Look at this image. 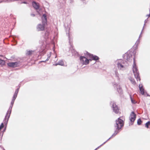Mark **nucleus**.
<instances>
[{"label":"nucleus","instance_id":"nucleus-1","mask_svg":"<svg viewBox=\"0 0 150 150\" xmlns=\"http://www.w3.org/2000/svg\"><path fill=\"white\" fill-rule=\"evenodd\" d=\"M123 120H125L124 117H120L117 120H116V125H115V127H116V129L111 137L115 136L119 132L120 129L123 126L124 123Z\"/></svg>","mask_w":150,"mask_h":150},{"label":"nucleus","instance_id":"nucleus-14","mask_svg":"<svg viewBox=\"0 0 150 150\" xmlns=\"http://www.w3.org/2000/svg\"><path fill=\"white\" fill-rule=\"evenodd\" d=\"M129 80L131 81V82L134 85H135L136 84V82L135 81L134 79L132 78H130L129 79Z\"/></svg>","mask_w":150,"mask_h":150},{"label":"nucleus","instance_id":"nucleus-16","mask_svg":"<svg viewBox=\"0 0 150 150\" xmlns=\"http://www.w3.org/2000/svg\"><path fill=\"white\" fill-rule=\"evenodd\" d=\"M85 55H86V56H88L89 58H90L91 57V56L92 55V54H91L89 52H88L87 51H86L85 52Z\"/></svg>","mask_w":150,"mask_h":150},{"label":"nucleus","instance_id":"nucleus-5","mask_svg":"<svg viewBox=\"0 0 150 150\" xmlns=\"http://www.w3.org/2000/svg\"><path fill=\"white\" fill-rule=\"evenodd\" d=\"M42 24H39L37 27V30L38 31H43L45 30V26L47 24L42 23Z\"/></svg>","mask_w":150,"mask_h":150},{"label":"nucleus","instance_id":"nucleus-18","mask_svg":"<svg viewBox=\"0 0 150 150\" xmlns=\"http://www.w3.org/2000/svg\"><path fill=\"white\" fill-rule=\"evenodd\" d=\"M142 122L140 118L138 119L137 120V124L138 125H140Z\"/></svg>","mask_w":150,"mask_h":150},{"label":"nucleus","instance_id":"nucleus-9","mask_svg":"<svg viewBox=\"0 0 150 150\" xmlns=\"http://www.w3.org/2000/svg\"><path fill=\"white\" fill-rule=\"evenodd\" d=\"M32 4L33 7L36 10H38L39 8V5L38 4L36 3L35 1H33L32 3Z\"/></svg>","mask_w":150,"mask_h":150},{"label":"nucleus","instance_id":"nucleus-20","mask_svg":"<svg viewBox=\"0 0 150 150\" xmlns=\"http://www.w3.org/2000/svg\"><path fill=\"white\" fill-rule=\"evenodd\" d=\"M117 65L118 67H120L121 68H123V66L122 65V64L120 63H118Z\"/></svg>","mask_w":150,"mask_h":150},{"label":"nucleus","instance_id":"nucleus-2","mask_svg":"<svg viewBox=\"0 0 150 150\" xmlns=\"http://www.w3.org/2000/svg\"><path fill=\"white\" fill-rule=\"evenodd\" d=\"M134 65L133 68V72L134 74V76L137 80L140 81L141 79L139 76V73L137 67L136 65L135 61V59H134Z\"/></svg>","mask_w":150,"mask_h":150},{"label":"nucleus","instance_id":"nucleus-19","mask_svg":"<svg viewBox=\"0 0 150 150\" xmlns=\"http://www.w3.org/2000/svg\"><path fill=\"white\" fill-rule=\"evenodd\" d=\"M4 64V61L1 59H0V64L3 65Z\"/></svg>","mask_w":150,"mask_h":150},{"label":"nucleus","instance_id":"nucleus-4","mask_svg":"<svg viewBox=\"0 0 150 150\" xmlns=\"http://www.w3.org/2000/svg\"><path fill=\"white\" fill-rule=\"evenodd\" d=\"M80 60L81 63L83 64L87 65L88 64L89 62V60L83 56H80Z\"/></svg>","mask_w":150,"mask_h":150},{"label":"nucleus","instance_id":"nucleus-24","mask_svg":"<svg viewBox=\"0 0 150 150\" xmlns=\"http://www.w3.org/2000/svg\"><path fill=\"white\" fill-rule=\"evenodd\" d=\"M49 32L47 31L45 34V35H46L47 36L49 35Z\"/></svg>","mask_w":150,"mask_h":150},{"label":"nucleus","instance_id":"nucleus-25","mask_svg":"<svg viewBox=\"0 0 150 150\" xmlns=\"http://www.w3.org/2000/svg\"><path fill=\"white\" fill-rule=\"evenodd\" d=\"M131 99L132 103H134V101L132 99L131 97Z\"/></svg>","mask_w":150,"mask_h":150},{"label":"nucleus","instance_id":"nucleus-8","mask_svg":"<svg viewBox=\"0 0 150 150\" xmlns=\"http://www.w3.org/2000/svg\"><path fill=\"white\" fill-rule=\"evenodd\" d=\"M113 108L114 112L116 114H118L119 113V109L117 106L115 105L114 104L113 105Z\"/></svg>","mask_w":150,"mask_h":150},{"label":"nucleus","instance_id":"nucleus-6","mask_svg":"<svg viewBox=\"0 0 150 150\" xmlns=\"http://www.w3.org/2000/svg\"><path fill=\"white\" fill-rule=\"evenodd\" d=\"M136 115L134 112H132L130 114L129 120L130 121L133 122L136 119Z\"/></svg>","mask_w":150,"mask_h":150},{"label":"nucleus","instance_id":"nucleus-10","mask_svg":"<svg viewBox=\"0 0 150 150\" xmlns=\"http://www.w3.org/2000/svg\"><path fill=\"white\" fill-rule=\"evenodd\" d=\"M42 18V23L47 24V19L46 15L45 14H43Z\"/></svg>","mask_w":150,"mask_h":150},{"label":"nucleus","instance_id":"nucleus-26","mask_svg":"<svg viewBox=\"0 0 150 150\" xmlns=\"http://www.w3.org/2000/svg\"><path fill=\"white\" fill-rule=\"evenodd\" d=\"M31 15L33 16H35V15L34 14H31Z\"/></svg>","mask_w":150,"mask_h":150},{"label":"nucleus","instance_id":"nucleus-23","mask_svg":"<svg viewBox=\"0 0 150 150\" xmlns=\"http://www.w3.org/2000/svg\"><path fill=\"white\" fill-rule=\"evenodd\" d=\"M18 89H17L15 92L14 94H16L17 95L18 93Z\"/></svg>","mask_w":150,"mask_h":150},{"label":"nucleus","instance_id":"nucleus-11","mask_svg":"<svg viewBox=\"0 0 150 150\" xmlns=\"http://www.w3.org/2000/svg\"><path fill=\"white\" fill-rule=\"evenodd\" d=\"M90 58L91 59H90V60L91 61L92 60L97 61L99 59V58L98 57L96 56H93L92 54V55L91 56Z\"/></svg>","mask_w":150,"mask_h":150},{"label":"nucleus","instance_id":"nucleus-17","mask_svg":"<svg viewBox=\"0 0 150 150\" xmlns=\"http://www.w3.org/2000/svg\"><path fill=\"white\" fill-rule=\"evenodd\" d=\"M17 96V95H16V94H14L13 97V98L12 100V102L13 103L14 101L15 100V99H16V98Z\"/></svg>","mask_w":150,"mask_h":150},{"label":"nucleus","instance_id":"nucleus-13","mask_svg":"<svg viewBox=\"0 0 150 150\" xmlns=\"http://www.w3.org/2000/svg\"><path fill=\"white\" fill-rule=\"evenodd\" d=\"M57 65L63 66L64 65V62L62 60H61L58 62V64H56L55 65L56 66Z\"/></svg>","mask_w":150,"mask_h":150},{"label":"nucleus","instance_id":"nucleus-27","mask_svg":"<svg viewBox=\"0 0 150 150\" xmlns=\"http://www.w3.org/2000/svg\"><path fill=\"white\" fill-rule=\"evenodd\" d=\"M23 3H24V4H27V3L26 2H24Z\"/></svg>","mask_w":150,"mask_h":150},{"label":"nucleus","instance_id":"nucleus-12","mask_svg":"<svg viewBox=\"0 0 150 150\" xmlns=\"http://www.w3.org/2000/svg\"><path fill=\"white\" fill-rule=\"evenodd\" d=\"M139 88L140 91L141 92V93L142 95H144V89L143 88L142 86H141L140 85H139Z\"/></svg>","mask_w":150,"mask_h":150},{"label":"nucleus","instance_id":"nucleus-15","mask_svg":"<svg viewBox=\"0 0 150 150\" xmlns=\"http://www.w3.org/2000/svg\"><path fill=\"white\" fill-rule=\"evenodd\" d=\"M145 127L147 128H150V121H149L145 124Z\"/></svg>","mask_w":150,"mask_h":150},{"label":"nucleus","instance_id":"nucleus-3","mask_svg":"<svg viewBox=\"0 0 150 150\" xmlns=\"http://www.w3.org/2000/svg\"><path fill=\"white\" fill-rule=\"evenodd\" d=\"M11 113V110L9 109L6 114L4 119V123L5 125H7L8 122L9 120V118L10 117V115Z\"/></svg>","mask_w":150,"mask_h":150},{"label":"nucleus","instance_id":"nucleus-7","mask_svg":"<svg viewBox=\"0 0 150 150\" xmlns=\"http://www.w3.org/2000/svg\"><path fill=\"white\" fill-rule=\"evenodd\" d=\"M17 62H9L7 64L8 66L11 67H16L18 66Z\"/></svg>","mask_w":150,"mask_h":150},{"label":"nucleus","instance_id":"nucleus-22","mask_svg":"<svg viewBox=\"0 0 150 150\" xmlns=\"http://www.w3.org/2000/svg\"><path fill=\"white\" fill-rule=\"evenodd\" d=\"M32 51H28L27 52V54L28 55H29L32 54Z\"/></svg>","mask_w":150,"mask_h":150},{"label":"nucleus","instance_id":"nucleus-21","mask_svg":"<svg viewBox=\"0 0 150 150\" xmlns=\"http://www.w3.org/2000/svg\"><path fill=\"white\" fill-rule=\"evenodd\" d=\"M4 123H2L0 126V130H1L4 127Z\"/></svg>","mask_w":150,"mask_h":150}]
</instances>
